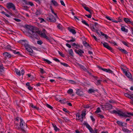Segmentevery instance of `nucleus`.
I'll return each instance as SVG.
<instances>
[{
	"label": "nucleus",
	"instance_id": "6e6552de",
	"mask_svg": "<svg viewBox=\"0 0 133 133\" xmlns=\"http://www.w3.org/2000/svg\"><path fill=\"white\" fill-rule=\"evenodd\" d=\"M21 43H22V44L25 47V48L28 47L29 45L28 44V41L26 40H22L21 41Z\"/></svg>",
	"mask_w": 133,
	"mask_h": 133
},
{
	"label": "nucleus",
	"instance_id": "6ab92c4d",
	"mask_svg": "<svg viewBox=\"0 0 133 133\" xmlns=\"http://www.w3.org/2000/svg\"><path fill=\"white\" fill-rule=\"evenodd\" d=\"M122 130L125 133H130L131 132V131L124 128H122Z\"/></svg>",
	"mask_w": 133,
	"mask_h": 133
},
{
	"label": "nucleus",
	"instance_id": "0eeeda50",
	"mask_svg": "<svg viewBox=\"0 0 133 133\" xmlns=\"http://www.w3.org/2000/svg\"><path fill=\"white\" fill-rule=\"evenodd\" d=\"M84 124L86 126V127L89 130L90 132L91 133H93V132L94 131L92 129V128L87 123H85Z\"/></svg>",
	"mask_w": 133,
	"mask_h": 133
},
{
	"label": "nucleus",
	"instance_id": "a878e982",
	"mask_svg": "<svg viewBox=\"0 0 133 133\" xmlns=\"http://www.w3.org/2000/svg\"><path fill=\"white\" fill-rule=\"evenodd\" d=\"M76 93L78 95L81 96L83 95V92L82 91H80L79 90H78L76 92Z\"/></svg>",
	"mask_w": 133,
	"mask_h": 133
},
{
	"label": "nucleus",
	"instance_id": "680f3d73",
	"mask_svg": "<svg viewBox=\"0 0 133 133\" xmlns=\"http://www.w3.org/2000/svg\"><path fill=\"white\" fill-rule=\"evenodd\" d=\"M117 111L115 110H114L111 111V113L115 114H117Z\"/></svg>",
	"mask_w": 133,
	"mask_h": 133
},
{
	"label": "nucleus",
	"instance_id": "8fccbe9b",
	"mask_svg": "<svg viewBox=\"0 0 133 133\" xmlns=\"http://www.w3.org/2000/svg\"><path fill=\"white\" fill-rule=\"evenodd\" d=\"M46 106L48 108L51 109L52 110L53 109V108L50 105L48 104H46Z\"/></svg>",
	"mask_w": 133,
	"mask_h": 133
},
{
	"label": "nucleus",
	"instance_id": "09e8293b",
	"mask_svg": "<svg viewBox=\"0 0 133 133\" xmlns=\"http://www.w3.org/2000/svg\"><path fill=\"white\" fill-rule=\"evenodd\" d=\"M59 54L61 55V56L64 57V55L63 54L62 52H60L59 51H58Z\"/></svg>",
	"mask_w": 133,
	"mask_h": 133
},
{
	"label": "nucleus",
	"instance_id": "aec40b11",
	"mask_svg": "<svg viewBox=\"0 0 133 133\" xmlns=\"http://www.w3.org/2000/svg\"><path fill=\"white\" fill-rule=\"evenodd\" d=\"M108 107H109V108H112V106L110 104H109L106 105H103L102 107L103 108H105V109H108L107 108Z\"/></svg>",
	"mask_w": 133,
	"mask_h": 133
},
{
	"label": "nucleus",
	"instance_id": "13d9d810",
	"mask_svg": "<svg viewBox=\"0 0 133 133\" xmlns=\"http://www.w3.org/2000/svg\"><path fill=\"white\" fill-rule=\"evenodd\" d=\"M90 118H91V119L93 122H94L95 121V119L92 116H90Z\"/></svg>",
	"mask_w": 133,
	"mask_h": 133
},
{
	"label": "nucleus",
	"instance_id": "58836bf2",
	"mask_svg": "<svg viewBox=\"0 0 133 133\" xmlns=\"http://www.w3.org/2000/svg\"><path fill=\"white\" fill-rule=\"evenodd\" d=\"M117 123L119 125H120L121 126H123V123L122 122H120V121H118L117 122Z\"/></svg>",
	"mask_w": 133,
	"mask_h": 133
},
{
	"label": "nucleus",
	"instance_id": "c03bdc74",
	"mask_svg": "<svg viewBox=\"0 0 133 133\" xmlns=\"http://www.w3.org/2000/svg\"><path fill=\"white\" fill-rule=\"evenodd\" d=\"M84 117H81L79 118H77V119L79 120L81 122H82L83 120Z\"/></svg>",
	"mask_w": 133,
	"mask_h": 133
},
{
	"label": "nucleus",
	"instance_id": "5fc2aeb1",
	"mask_svg": "<svg viewBox=\"0 0 133 133\" xmlns=\"http://www.w3.org/2000/svg\"><path fill=\"white\" fill-rule=\"evenodd\" d=\"M37 43L41 45L43 43V42L41 40L38 41H37Z\"/></svg>",
	"mask_w": 133,
	"mask_h": 133
},
{
	"label": "nucleus",
	"instance_id": "ea45409f",
	"mask_svg": "<svg viewBox=\"0 0 133 133\" xmlns=\"http://www.w3.org/2000/svg\"><path fill=\"white\" fill-rule=\"evenodd\" d=\"M41 14L40 10H37L35 12V14L37 15H39Z\"/></svg>",
	"mask_w": 133,
	"mask_h": 133
},
{
	"label": "nucleus",
	"instance_id": "bb28decb",
	"mask_svg": "<svg viewBox=\"0 0 133 133\" xmlns=\"http://www.w3.org/2000/svg\"><path fill=\"white\" fill-rule=\"evenodd\" d=\"M68 51L69 55L71 56H73V52L72 50V49H70Z\"/></svg>",
	"mask_w": 133,
	"mask_h": 133
},
{
	"label": "nucleus",
	"instance_id": "bf43d9fd",
	"mask_svg": "<svg viewBox=\"0 0 133 133\" xmlns=\"http://www.w3.org/2000/svg\"><path fill=\"white\" fill-rule=\"evenodd\" d=\"M94 25L96 26V27L97 28H98L99 27V25L96 22H95L94 23Z\"/></svg>",
	"mask_w": 133,
	"mask_h": 133
},
{
	"label": "nucleus",
	"instance_id": "412c9836",
	"mask_svg": "<svg viewBox=\"0 0 133 133\" xmlns=\"http://www.w3.org/2000/svg\"><path fill=\"white\" fill-rule=\"evenodd\" d=\"M26 49L29 52L32 53L33 52V50L30 48V45H29L28 47H26Z\"/></svg>",
	"mask_w": 133,
	"mask_h": 133
},
{
	"label": "nucleus",
	"instance_id": "9d476101",
	"mask_svg": "<svg viewBox=\"0 0 133 133\" xmlns=\"http://www.w3.org/2000/svg\"><path fill=\"white\" fill-rule=\"evenodd\" d=\"M101 69L104 71H105L107 72L112 74L113 73V71L110 69H103L102 68H101Z\"/></svg>",
	"mask_w": 133,
	"mask_h": 133
},
{
	"label": "nucleus",
	"instance_id": "473e14b6",
	"mask_svg": "<svg viewBox=\"0 0 133 133\" xmlns=\"http://www.w3.org/2000/svg\"><path fill=\"white\" fill-rule=\"evenodd\" d=\"M50 9L51 10V11L52 12L53 14L55 16H56V17H57V15L56 14V13H55L54 12V10H53V9H52V7L51 6H50Z\"/></svg>",
	"mask_w": 133,
	"mask_h": 133
},
{
	"label": "nucleus",
	"instance_id": "b1692460",
	"mask_svg": "<svg viewBox=\"0 0 133 133\" xmlns=\"http://www.w3.org/2000/svg\"><path fill=\"white\" fill-rule=\"evenodd\" d=\"M124 20L125 22L127 24L130 23V21H131L129 19L126 18H124Z\"/></svg>",
	"mask_w": 133,
	"mask_h": 133
},
{
	"label": "nucleus",
	"instance_id": "2f4dec72",
	"mask_svg": "<svg viewBox=\"0 0 133 133\" xmlns=\"http://www.w3.org/2000/svg\"><path fill=\"white\" fill-rule=\"evenodd\" d=\"M43 60L45 62L48 63V64H50L52 62L50 61L47 59H43Z\"/></svg>",
	"mask_w": 133,
	"mask_h": 133
},
{
	"label": "nucleus",
	"instance_id": "5701e85b",
	"mask_svg": "<svg viewBox=\"0 0 133 133\" xmlns=\"http://www.w3.org/2000/svg\"><path fill=\"white\" fill-rule=\"evenodd\" d=\"M46 33H43L41 32V35L44 38L48 39V37L46 35Z\"/></svg>",
	"mask_w": 133,
	"mask_h": 133
},
{
	"label": "nucleus",
	"instance_id": "a211bd4d",
	"mask_svg": "<svg viewBox=\"0 0 133 133\" xmlns=\"http://www.w3.org/2000/svg\"><path fill=\"white\" fill-rule=\"evenodd\" d=\"M3 54L5 57H9L11 56V55L7 52H5Z\"/></svg>",
	"mask_w": 133,
	"mask_h": 133
},
{
	"label": "nucleus",
	"instance_id": "f3484780",
	"mask_svg": "<svg viewBox=\"0 0 133 133\" xmlns=\"http://www.w3.org/2000/svg\"><path fill=\"white\" fill-rule=\"evenodd\" d=\"M4 68L3 65L2 64H0V75H2L1 72H3L4 71L3 69Z\"/></svg>",
	"mask_w": 133,
	"mask_h": 133
},
{
	"label": "nucleus",
	"instance_id": "4468645a",
	"mask_svg": "<svg viewBox=\"0 0 133 133\" xmlns=\"http://www.w3.org/2000/svg\"><path fill=\"white\" fill-rule=\"evenodd\" d=\"M68 30L73 34H75L76 33V31L75 30L70 28H68Z\"/></svg>",
	"mask_w": 133,
	"mask_h": 133
},
{
	"label": "nucleus",
	"instance_id": "cd10ccee",
	"mask_svg": "<svg viewBox=\"0 0 133 133\" xmlns=\"http://www.w3.org/2000/svg\"><path fill=\"white\" fill-rule=\"evenodd\" d=\"M30 106L33 108L37 110H38L39 108L37 107L36 106L32 104H30Z\"/></svg>",
	"mask_w": 133,
	"mask_h": 133
},
{
	"label": "nucleus",
	"instance_id": "4c0bfd02",
	"mask_svg": "<svg viewBox=\"0 0 133 133\" xmlns=\"http://www.w3.org/2000/svg\"><path fill=\"white\" fill-rule=\"evenodd\" d=\"M101 112V109L99 107H98L96 111H95V113H98L99 112Z\"/></svg>",
	"mask_w": 133,
	"mask_h": 133
},
{
	"label": "nucleus",
	"instance_id": "f03ea898",
	"mask_svg": "<svg viewBox=\"0 0 133 133\" xmlns=\"http://www.w3.org/2000/svg\"><path fill=\"white\" fill-rule=\"evenodd\" d=\"M47 21L50 22H55L56 21V19L52 15H50L49 17L46 18Z\"/></svg>",
	"mask_w": 133,
	"mask_h": 133
},
{
	"label": "nucleus",
	"instance_id": "69168bd1",
	"mask_svg": "<svg viewBox=\"0 0 133 133\" xmlns=\"http://www.w3.org/2000/svg\"><path fill=\"white\" fill-rule=\"evenodd\" d=\"M24 73V71L23 69H22L21 70V74L23 75Z\"/></svg>",
	"mask_w": 133,
	"mask_h": 133
},
{
	"label": "nucleus",
	"instance_id": "72a5a7b5",
	"mask_svg": "<svg viewBox=\"0 0 133 133\" xmlns=\"http://www.w3.org/2000/svg\"><path fill=\"white\" fill-rule=\"evenodd\" d=\"M101 80L100 79H98L97 80L96 82V84L97 85H99L101 84Z\"/></svg>",
	"mask_w": 133,
	"mask_h": 133
},
{
	"label": "nucleus",
	"instance_id": "de8ad7c7",
	"mask_svg": "<svg viewBox=\"0 0 133 133\" xmlns=\"http://www.w3.org/2000/svg\"><path fill=\"white\" fill-rule=\"evenodd\" d=\"M63 1V0H60V2L62 5H63L64 6H65V4Z\"/></svg>",
	"mask_w": 133,
	"mask_h": 133
},
{
	"label": "nucleus",
	"instance_id": "e2e57ef3",
	"mask_svg": "<svg viewBox=\"0 0 133 133\" xmlns=\"http://www.w3.org/2000/svg\"><path fill=\"white\" fill-rule=\"evenodd\" d=\"M98 117H100L101 118H104V116L100 114H98Z\"/></svg>",
	"mask_w": 133,
	"mask_h": 133
},
{
	"label": "nucleus",
	"instance_id": "423d86ee",
	"mask_svg": "<svg viewBox=\"0 0 133 133\" xmlns=\"http://www.w3.org/2000/svg\"><path fill=\"white\" fill-rule=\"evenodd\" d=\"M120 116H123L124 117H129L130 116L127 115L126 113H123L120 110L117 111V114Z\"/></svg>",
	"mask_w": 133,
	"mask_h": 133
},
{
	"label": "nucleus",
	"instance_id": "774afa93",
	"mask_svg": "<svg viewBox=\"0 0 133 133\" xmlns=\"http://www.w3.org/2000/svg\"><path fill=\"white\" fill-rule=\"evenodd\" d=\"M129 98H130L133 101V94H132V95H130V97H129Z\"/></svg>",
	"mask_w": 133,
	"mask_h": 133
},
{
	"label": "nucleus",
	"instance_id": "603ef678",
	"mask_svg": "<svg viewBox=\"0 0 133 133\" xmlns=\"http://www.w3.org/2000/svg\"><path fill=\"white\" fill-rule=\"evenodd\" d=\"M74 19L77 22H78L80 20V19L75 16H74Z\"/></svg>",
	"mask_w": 133,
	"mask_h": 133
},
{
	"label": "nucleus",
	"instance_id": "3c124183",
	"mask_svg": "<svg viewBox=\"0 0 133 133\" xmlns=\"http://www.w3.org/2000/svg\"><path fill=\"white\" fill-rule=\"evenodd\" d=\"M91 36L96 41H97V37L95 35H91Z\"/></svg>",
	"mask_w": 133,
	"mask_h": 133
},
{
	"label": "nucleus",
	"instance_id": "1a4fd4ad",
	"mask_svg": "<svg viewBox=\"0 0 133 133\" xmlns=\"http://www.w3.org/2000/svg\"><path fill=\"white\" fill-rule=\"evenodd\" d=\"M20 126L21 129L23 130L24 128V125H25V123L22 119L20 118Z\"/></svg>",
	"mask_w": 133,
	"mask_h": 133
},
{
	"label": "nucleus",
	"instance_id": "79ce46f5",
	"mask_svg": "<svg viewBox=\"0 0 133 133\" xmlns=\"http://www.w3.org/2000/svg\"><path fill=\"white\" fill-rule=\"evenodd\" d=\"M83 44L84 46H89V44H88L85 41L83 42Z\"/></svg>",
	"mask_w": 133,
	"mask_h": 133
},
{
	"label": "nucleus",
	"instance_id": "49530a36",
	"mask_svg": "<svg viewBox=\"0 0 133 133\" xmlns=\"http://www.w3.org/2000/svg\"><path fill=\"white\" fill-rule=\"evenodd\" d=\"M53 59L55 61L58 62H60V61L57 58H56L54 57L53 58Z\"/></svg>",
	"mask_w": 133,
	"mask_h": 133
},
{
	"label": "nucleus",
	"instance_id": "c9c22d12",
	"mask_svg": "<svg viewBox=\"0 0 133 133\" xmlns=\"http://www.w3.org/2000/svg\"><path fill=\"white\" fill-rule=\"evenodd\" d=\"M38 19L40 20V22L41 23L43 22H45L44 19L43 18H42L41 17H39L38 18Z\"/></svg>",
	"mask_w": 133,
	"mask_h": 133
},
{
	"label": "nucleus",
	"instance_id": "4be33fe9",
	"mask_svg": "<svg viewBox=\"0 0 133 133\" xmlns=\"http://www.w3.org/2000/svg\"><path fill=\"white\" fill-rule=\"evenodd\" d=\"M125 75L128 78L130 79L132 78V76L131 75L129 72H127Z\"/></svg>",
	"mask_w": 133,
	"mask_h": 133
},
{
	"label": "nucleus",
	"instance_id": "a18cd8bd",
	"mask_svg": "<svg viewBox=\"0 0 133 133\" xmlns=\"http://www.w3.org/2000/svg\"><path fill=\"white\" fill-rule=\"evenodd\" d=\"M53 126L54 128V130L56 131H57L58 130V128L56 127V125H53Z\"/></svg>",
	"mask_w": 133,
	"mask_h": 133
},
{
	"label": "nucleus",
	"instance_id": "e433bc0d",
	"mask_svg": "<svg viewBox=\"0 0 133 133\" xmlns=\"http://www.w3.org/2000/svg\"><path fill=\"white\" fill-rule=\"evenodd\" d=\"M62 118L66 122H68L69 121V120L66 117H64Z\"/></svg>",
	"mask_w": 133,
	"mask_h": 133
},
{
	"label": "nucleus",
	"instance_id": "4d7b16f0",
	"mask_svg": "<svg viewBox=\"0 0 133 133\" xmlns=\"http://www.w3.org/2000/svg\"><path fill=\"white\" fill-rule=\"evenodd\" d=\"M126 113V114L128 116H129V115H131L132 116H133V112H132V113L127 112V113Z\"/></svg>",
	"mask_w": 133,
	"mask_h": 133
},
{
	"label": "nucleus",
	"instance_id": "c85d7f7f",
	"mask_svg": "<svg viewBox=\"0 0 133 133\" xmlns=\"http://www.w3.org/2000/svg\"><path fill=\"white\" fill-rule=\"evenodd\" d=\"M83 7L87 11L89 12L90 13H91V11L90 9L89 8L87 7L83 6Z\"/></svg>",
	"mask_w": 133,
	"mask_h": 133
},
{
	"label": "nucleus",
	"instance_id": "c756f323",
	"mask_svg": "<svg viewBox=\"0 0 133 133\" xmlns=\"http://www.w3.org/2000/svg\"><path fill=\"white\" fill-rule=\"evenodd\" d=\"M26 3L27 4L30 5L31 6H33L34 5L33 3L32 2L30 1H28V2H27Z\"/></svg>",
	"mask_w": 133,
	"mask_h": 133
},
{
	"label": "nucleus",
	"instance_id": "f8f14e48",
	"mask_svg": "<svg viewBox=\"0 0 133 133\" xmlns=\"http://www.w3.org/2000/svg\"><path fill=\"white\" fill-rule=\"evenodd\" d=\"M121 30L122 31L125 32L127 33L128 32V30L127 29H126L124 26L121 25Z\"/></svg>",
	"mask_w": 133,
	"mask_h": 133
},
{
	"label": "nucleus",
	"instance_id": "864d4df0",
	"mask_svg": "<svg viewBox=\"0 0 133 133\" xmlns=\"http://www.w3.org/2000/svg\"><path fill=\"white\" fill-rule=\"evenodd\" d=\"M124 95L126 97H128L129 98V97H130V95L128 94L125 93L124 94Z\"/></svg>",
	"mask_w": 133,
	"mask_h": 133
},
{
	"label": "nucleus",
	"instance_id": "0e129e2a",
	"mask_svg": "<svg viewBox=\"0 0 133 133\" xmlns=\"http://www.w3.org/2000/svg\"><path fill=\"white\" fill-rule=\"evenodd\" d=\"M14 20L17 22H19L21 21V20L20 19H17L16 18H14Z\"/></svg>",
	"mask_w": 133,
	"mask_h": 133
},
{
	"label": "nucleus",
	"instance_id": "39448f33",
	"mask_svg": "<svg viewBox=\"0 0 133 133\" xmlns=\"http://www.w3.org/2000/svg\"><path fill=\"white\" fill-rule=\"evenodd\" d=\"M75 51L76 54H78L81 57L83 56V54H84V53L83 50L80 49H79L78 50L75 49Z\"/></svg>",
	"mask_w": 133,
	"mask_h": 133
},
{
	"label": "nucleus",
	"instance_id": "f257e3e1",
	"mask_svg": "<svg viewBox=\"0 0 133 133\" xmlns=\"http://www.w3.org/2000/svg\"><path fill=\"white\" fill-rule=\"evenodd\" d=\"M25 26L26 28L29 29L28 32L31 35H34V33H36V32L34 31V28L33 26L28 25H26Z\"/></svg>",
	"mask_w": 133,
	"mask_h": 133
},
{
	"label": "nucleus",
	"instance_id": "052dcab7",
	"mask_svg": "<svg viewBox=\"0 0 133 133\" xmlns=\"http://www.w3.org/2000/svg\"><path fill=\"white\" fill-rule=\"evenodd\" d=\"M61 64L63 65L64 66H68V64H67L65 63H63L62 62H61Z\"/></svg>",
	"mask_w": 133,
	"mask_h": 133
},
{
	"label": "nucleus",
	"instance_id": "393cba45",
	"mask_svg": "<svg viewBox=\"0 0 133 133\" xmlns=\"http://www.w3.org/2000/svg\"><path fill=\"white\" fill-rule=\"evenodd\" d=\"M15 70L16 72V74L17 75L19 76L21 75V72L19 70L16 68H15Z\"/></svg>",
	"mask_w": 133,
	"mask_h": 133
},
{
	"label": "nucleus",
	"instance_id": "7c9ffc66",
	"mask_svg": "<svg viewBox=\"0 0 133 133\" xmlns=\"http://www.w3.org/2000/svg\"><path fill=\"white\" fill-rule=\"evenodd\" d=\"M73 90L71 89H70L67 91V92L69 94H71L73 93Z\"/></svg>",
	"mask_w": 133,
	"mask_h": 133
},
{
	"label": "nucleus",
	"instance_id": "7ed1b4c3",
	"mask_svg": "<svg viewBox=\"0 0 133 133\" xmlns=\"http://www.w3.org/2000/svg\"><path fill=\"white\" fill-rule=\"evenodd\" d=\"M6 7L8 9H12L13 10H15L16 9L15 5L11 3H8L6 4Z\"/></svg>",
	"mask_w": 133,
	"mask_h": 133
},
{
	"label": "nucleus",
	"instance_id": "ddd939ff",
	"mask_svg": "<svg viewBox=\"0 0 133 133\" xmlns=\"http://www.w3.org/2000/svg\"><path fill=\"white\" fill-rule=\"evenodd\" d=\"M121 52L124 53L125 54H127L128 52L125 50L123 49L120 47H119L117 48Z\"/></svg>",
	"mask_w": 133,
	"mask_h": 133
},
{
	"label": "nucleus",
	"instance_id": "338daca9",
	"mask_svg": "<svg viewBox=\"0 0 133 133\" xmlns=\"http://www.w3.org/2000/svg\"><path fill=\"white\" fill-rule=\"evenodd\" d=\"M63 110L64 111L66 112L67 113H68L69 112V111L67 109L65 108H63Z\"/></svg>",
	"mask_w": 133,
	"mask_h": 133
},
{
	"label": "nucleus",
	"instance_id": "2eb2a0df",
	"mask_svg": "<svg viewBox=\"0 0 133 133\" xmlns=\"http://www.w3.org/2000/svg\"><path fill=\"white\" fill-rule=\"evenodd\" d=\"M97 89H90L88 90V92L89 94H91L92 93L95 92V91H97Z\"/></svg>",
	"mask_w": 133,
	"mask_h": 133
},
{
	"label": "nucleus",
	"instance_id": "dca6fc26",
	"mask_svg": "<svg viewBox=\"0 0 133 133\" xmlns=\"http://www.w3.org/2000/svg\"><path fill=\"white\" fill-rule=\"evenodd\" d=\"M51 2L53 5L55 6H57L59 5V4L55 0H51Z\"/></svg>",
	"mask_w": 133,
	"mask_h": 133
},
{
	"label": "nucleus",
	"instance_id": "f704fd0d",
	"mask_svg": "<svg viewBox=\"0 0 133 133\" xmlns=\"http://www.w3.org/2000/svg\"><path fill=\"white\" fill-rule=\"evenodd\" d=\"M82 22L83 24H85L87 26H89V24L86 22L85 20H82Z\"/></svg>",
	"mask_w": 133,
	"mask_h": 133
},
{
	"label": "nucleus",
	"instance_id": "9b49d317",
	"mask_svg": "<svg viewBox=\"0 0 133 133\" xmlns=\"http://www.w3.org/2000/svg\"><path fill=\"white\" fill-rule=\"evenodd\" d=\"M98 28L96 27L94 25H92L91 27V30L94 32H96V31H98Z\"/></svg>",
	"mask_w": 133,
	"mask_h": 133
},
{
	"label": "nucleus",
	"instance_id": "6e6d98bb",
	"mask_svg": "<svg viewBox=\"0 0 133 133\" xmlns=\"http://www.w3.org/2000/svg\"><path fill=\"white\" fill-rule=\"evenodd\" d=\"M122 43L124 44L125 45L127 46H128V44L126 42L124 41H123L122 42Z\"/></svg>",
	"mask_w": 133,
	"mask_h": 133
},
{
	"label": "nucleus",
	"instance_id": "20e7f679",
	"mask_svg": "<svg viewBox=\"0 0 133 133\" xmlns=\"http://www.w3.org/2000/svg\"><path fill=\"white\" fill-rule=\"evenodd\" d=\"M101 43L103 44V46L105 48H107L111 52L113 50L112 48L108 45V43L105 42H104V43L102 42Z\"/></svg>",
	"mask_w": 133,
	"mask_h": 133
},
{
	"label": "nucleus",
	"instance_id": "a19ab883",
	"mask_svg": "<svg viewBox=\"0 0 133 133\" xmlns=\"http://www.w3.org/2000/svg\"><path fill=\"white\" fill-rule=\"evenodd\" d=\"M79 66L80 67V68L83 69V70H86V69L84 67V66L83 65H79Z\"/></svg>",
	"mask_w": 133,
	"mask_h": 133
},
{
	"label": "nucleus",
	"instance_id": "37998d69",
	"mask_svg": "<svg viewBox=\"0 0 133 133\" xmlns=\"http://www.w3.org/2000/svg\"><path fill=\"white\" fill-rule=\"evenodd\" d=\"M86 115V111H83L82 112L81 114L82 117H84Z\"/></svg>",
	"mask_w": 133,
	"mask_h": 133
}]
</instances>
